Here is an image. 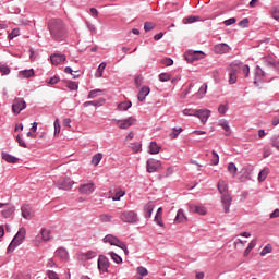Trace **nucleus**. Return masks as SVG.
<instances>
[{
	"label": "nucleus",
	"mask_w": 279,
	"mask_h": 279,
	"mask_svg": "<svg viewBox=\"0 0 279 279\" xmlns=\"http://www.w3.org/2000/svg\"><path fill=\"white\" fill-rule=\"evenodd\" d=\"M48 28L53 40L62 41L66 38V28L64 27V22H62V20H50Z\"/></svg>",
	"instance_id": "nucleus-1"
},
{
	"label": "nucleus",
	"mask_w": 279,
	"mask_h": 279,
	"mask_svg": "<svg viewBox=\"0 0 279 279\" xmlns=\"http://www.w3.org/2000/svg\"><path fill=\"white\" fill-rule=\"evenodd\" d=\"M218 191L222 195L221 204L225 213H230V206H232V196L228 194V183L226 181L218 182Z\"/></svg>",
	"instance_id": "nucleus-2"
},
{
	"label": "nucleus",
	"mask_w": 279,
	"mask_h": 279,
	"mask_svg": "<svg viewBox=\"0 0 279 279\" xmlns=\"http://www.w3.org/2000/svg\"><path fill=\"white\" fill-rule=\"evenodd\" d=\"M120 219L123 223H130L132 226H136V223L141 221V218H138V213L135 210L120 211Z\"/></svg>",
	"instance_id": "nucleus-3"
},
{
	"label": "nucleus",
	"mask_w": 279,
	"mask_h": 279,
	"mask_svg": "<svg viewBox=\"0 0 279 279\" xmlns=\"http://www.w3.org/2000/svg\"><path fill=\"white\" fill-rule=\"evenodd\" d=\"M25 234H27V231L25 230V228H21L8 246L9 253L13 250H16V247H19V245H21V243L25 241Z\"/></svg>",
	"instance_id": "nucleus-4"
},
{
	"label": "nucleus",
	"mask_w": 279,
	"mask_h": 279,
	"mask_svg": "<svg viewBox=\"0 0 279 279\" xmlns=\"http://www.w3.org/2000/svg\"><path fill=\"white\" fill-rule=\"evenodd\" d=\"M112 123H116V125H118V128H120V130H128V128H132V125H134V123H136V118L129 117L123 120L113 119Z\"/></svg>",
	"instance_id": "nucleus-5"
},
{
	"label": "nucleus",
	"mask_w": 279,
	"mask_h": 279,
	"mask_svg": "<svg viewBox=\"0 0 279 279\" xmlns=\"http://www.w3.org/2000/svg\"><path fill=\"white\" fill-rule=\"evenodd\" d=\"M97 265L100 274H108V269H110V259H108L106 255H99Z\"/></svg>",
	"instance_id": "nucleus-6"
},
{
	"label": "nucleus",
	"mask_w": 279,
	"mask_h": 279,
	"mask_svg": "<svg viewBox=\"0 0 279 279\" xmlns=\"http://www.w3.org/2000/svg\"><path fill=\"white\" fill-rule=\"evenodd\" d=\"M25 108H27V102H25V99L15 98L13 100L12 111L14 112V114H21V112H23Z\"/></svg>",
	"instance_id": "nucleus-7"
},
{
	"label": "nucleus",
	"mask_w": 279,
	"mask_h": 279,
	"mask_svg": "<svg viewBox=\"0 0 279 279\" xmlns=\"http://www.w3.org/2000/svg\"><path fill=\"white\" fill-rule=\"evenodd\" d=\"M73 184H75V181L71 180V178H64L57 181L56 186L63 191H71V189H73Z\"/></svg>",
	"instance_id": "nucleus-8"
},
{
	"label": "nucleus",
	"mask_w": 279,
	"mask_h": 279,
	"mask_svg": "<svg viewBox=\"0 0 279 279\" xmlns=\"http://www.w3.org/2000/svg\"><path fill=\"white\" fill-rule=\"evenodd\" d=\"M265 71L263 70V68H260V65H257L255 68V80H254V85L255 86H260V84H263V82H265Z\"/></svg>",
	"instance_id": "nucleus-9"
},
{
	"label": "nucleus",
	"mask_w": 279,
	"mask_h": 279,
	"mask_svg": "<svg viewBox=\"0 0 279 279\" xmlns=\"http://www.w3.org/2000/svg\"><path fill=\"white\" fill-rule=\"evenodd\" d=\"M162 167V163L156 159H148L146 162V169L148 173H156L158 169Z\"/></svg>",
	"instance_id": "nucleus-10"
},
{
	"label": "nucleus",
	"mask_w": 279,
	"mask_h": 279,
	"mask_svg": "<svg viewBox=\"0 0 279 279\" xmlns=\"http://www.w3.org/2000/svg\"><path fill=\"white\" fill-rule=\"evenodd\" d=\"M102 242L109 243V245H114L116 247L123 245V241L119 240V238L114 236L113 234H107L102 239Z\"/></svg>",
	"instance_id": "nucleus-11"
},
{
	"label": "nucleus",
	"mask_w": 279,
	"mask_h": 279,
	"mask_svg": "<svg viewBox=\"0 0 279 279\" xmlns=\"http://www.w3.org/2000/svg\"><path fill=\"white\" fill-rule=\"evenodd\" d=\"M95 189V183H85L80 186L78 191L82 195H93Z\"/></svg>",
	"instance_id": "nucleus-12"
},
{
	"label": "nucleus",
	"mask_w": 279,
	"mask_h": 279,
	"mask_svg": "<svg viewBox=\"0 0 279 279\" xmlns=\"http://www.w3.org/2000/svg\"><path fill=\"white\" fill-rule=\"evenodd\" d=\"M197 119L201 120L202 123H206L208 119H210V110L208 109H198L196 110V116Z\"/></svg>",
	"instance_id": "nucleus-13"
},
{
	"label": "nucleus",
	"mask_w": 279,
	"mask_h": 279,
	"mask_svg": "<svg viewBox=\"0 0 279 279\" xmlns=\"http://www.w3.org/2000/svg\"><path fill=\"white\" fill-rule=\"evenodd\" d=\"M21 210H22V217L24 219H33L34 218V210L32 209V207L29 205H23L21 207Z\"/></svg>",
	"instance_id": "nucleus-14"
},
{
	"label": "nucleus",
	"mask_w": 279,
	"mask_h": 279,
	"mask_svg": "<svg viewBox=\"0 0 279 279\" xmlns=\"http://www.w3.org/2000/svg\"><path fill=\"white\" fill-rule=\"evenodd\" d=\"M215 53L223 54L230 51V46L226 43L218 44L214 47Z\"/></svg>",
	"instance_id": "nucleus-15"
},
{
	"label": "nucleus",
	"mask_w": 279,
	"mask_h": 279,
	"mask_svg": "<svg viewBox=\"0 0 279 279\" xmlns=\"http://www.w3.org/2000/svg\"><path fill=\"white\" fill-rule=\"evenodd\" d=\"M50 60H51L52 64L58 65V64L66 61V56L61 54V53H53L50 56Z\"/></svg>",
	"instance_id": "nucleus-16"
},
{
	"label": "nucleus",
	"mask_w": 279,
	"mask_h": 279,
	"mask_svg": "<svg viewBox=\"0 0 279 279\" xmlns=\"http://www.w3.org/2000/svg\"><path fill=\"white\" fill-rule=\"evenodd\" d=\"M110 193H112V199L113 202H119L121 201V197H124L125 195V191H123L120 187H116L113 191H110Z\"/></svg>",
	"instance_id": "nucleus-17"
},
{
	"label": "nucleus",
	"mask_w": 279,
	"mask_h": 279,
	"mask_svg": "<svg viewBox=\"0 0 279 279\" xmlns=\"http://www.w3.org/2000/svg\"><path fill=\"white\" fill-rule=\"evenodd\" d=\"M54 256H57L58 258H61V260H69V251H66V248L64 247H59L54 252Z\"/></svg>",
	"instance_id": "nucleus-18"
},
{
	"label": "nucleus",
	"mask_w": 279,
	"mask_h": 279,
	"mask_svg": "<svg viewBox=\"0 0 279 279\" xmlns=\"http://www.w3.org/2000/svg\"><path fill=\"white\" fill-rule=\"evenodd\" d=\"M186 221H187V218H186V214H184V209H179L174 218V223H184Z\"/></svg>",
	"instance_id": "nucleus-19"
},
{
	"label": "nucleus",
	"mask_w": 279,
	"mask_h": 279,
	"mask_svg": "<svg viewBox=\"0 0 279 279\" xmlns=\"http://www.w3.org/2000/svg\"><path fill=\"white\" fill-rule=\"evenodd\" d=\"M1 156H2V160H4L5 162H9L11 165H16V162H19V158H16L5 151H2Z\"/></svg>",
	"instance_id": "nucleus-20"
},
{
	"label": "nucleus",
	"mask_w": 279,
	"mask_h": 279,
	"mask_svg": "<svg viewBox=\"0 0 279 279\" xmlns=\"http://www.w3.org/2000/svg\"><path fill=\"white\" fill-rule=\"evenodd\" d=\"M155 222L157 226H160L161 228L165 227V222H162V207H159L157 209L156 216H155Z\"/></svg>",
	"instance_id": "nucleus-21"
},
{
	"label": "nucleus",
	"mask_w": 279,
	"mask_h": 279,
	"mask_svg": "<svg viewBox=\"0 0 279 279\" xmlns=\"http://www.w3.org/2000/svg\"><path fill=\"white\" fill-rule=\"evenodd\" d=\"M191 210L197 213V215H206L207 210L206 207L202 205H190Z\"/></svg>",
	"instance_id": "nucleus-22"
},
{
	"label": "nucleus",
	"mask_w": 279,
	"mask_h": 279,
	"mask_svg": "<svg viewBox=\"0 0 279 279\" xmlns=\"http://www.w3.org/2000/svg\"><path fill=\"white\" fill-rule=\"evenodd\" d=\"M150 89L147 86L142 87V89L138 93V101H145V98L147 95H149Z\"/></svg>",
	"instance_id": "nucleus-23"
},
{
	"label": "nucleus",
	"mask_w": 279,
	"mask_h": 279,
	"mask_svg": "<svg viewBox=\"0 0 279 279\" xmlns=\"http://www.w3.org/2000/svg\"><path fill=\"white\" fill-rule=\"evenodd\" d=\"M154 213V205L151 204H146L144 206V217L146 219H151V214Z\"/></svg>",
	"instance_id": "nucleus-24"
},
{
	"label": "nucleus",
	"mask_w": 279,
	"mask_h": 279,
	"mask_svg": "<svg viewBox=\"0 0 279 279\" xmlns=\"http://www.w3.org/2000/svg\"><path fill=\"white\" fill-rule=\"evenodd\" d=\"M263 64L265 66H268L269 69H274L275 64H276V59H274V57H265L263 58Z\"/></svg>",
	"instance_id": "nucleus-25"
},
{
	"label": "nucleus",
	"mask_w": 279,
	"mask_h": 279,
	"mask_svg": "<svg viewBox=\"0 0 279 279\" xmlns=\"http://www.w3.org/2000/svg\"><path fill=\"white\" fill-rule=\"evenodd\" d=\"M14 206H9L7 207V209L1 211L2 217H4V219H10V217H12V215H14Z\"/></svg>",
	"instance_id": "nucleus-26"
},
{
	"label": "nucleus",
	"mask_w": 279,
	"mask_h": 279,
	"mask_svg": "<svg viewBox=\"0 0 279 279\" xmlns=\"http://www.w3.org/2000/svg\"><path fill=\"white\" fill-rule=\"evenodd\" d=\"M19 77L29 80V77H34V70H23L19 73Z\"/></svg>",
	"instance_id": "nucleus-27"
},
{
	"label": "nucleus",
	"mask_w": 279,
	"mask_h": 279,
	"mask_svg": "<svg viewBox=\"0 0 279 279\" xmlns=\"http://www.w3.org/2000/svg\"><path fill=\"white\" fill-rule=\"evenodd\" d=\"M182 132H184V129L180 128H173V131L170 132L169 137L172 140H175L178 136H180V134H182Z\"/></svg>",
	"instance_id": "nucleus-28"
},
{
	"label": "nucleus",
	"mask_w": 279,
	"mask_h": 279,
	"mask_svg": "<svg viewBox=\"0 0 279 279\" xmlns=\"http://www.w3.org/2000/svg\"><path fill=\"white\" fill-rule=\"evenodd\" d=\"M132 108V101H122L118 105V110L125 111Z\"/></svg>",
	"instance_id": "nucleus-29"
},
{
	"label": "nucleus",
	"mask_w": 279,
	"mask_h": 279,
	"mask_svg": "<svg viewBox=\"0 0 279 279\" xmlns=\"http://www.w3.org/2000/svg\"><path fill=\"white\" fill-rule=\"evenodd\" d=\"M102 158L104 155L101 153L94 155L92 158V165H94V167H97L101 162Z\"/></svg>",
	"instance_id": "nucleus-30"
},
{
	"label": "nucleus",
	"mask_w": 279,
	"mask_h": 279,
	"mask_svg": "<svg viewBox=\"0 0 279 279\" xmlns=\"http://www.w3.org/2000/svg\"><path fill=\"white\" fill-rule=\"evenodd\" d=\"M108 255L111 257L113 263H116L117 265H121V263H123V258H121V256H119L117 253L109 252Z\"/></svg>",
	"instance_id": "nucleus-31"
},
{
	"label": "nucleus",
	"mask_w": 279,
	"mask_h": 279,
	"mask_svg": "<svg viewBox=\"0 0 279 279\" xmlns=\"http://www.w3.org/2000/svg\"><path fill=\"white\" fill-rule=\"evenodd\" d=\"M204 58V52L202 51H196L192 57H186L187 62H193L194 60H199Z\"/></svg>",
	"instance_id": "nucleus-32"
},
{
	"label": "nucleus",
	"mask_w": 279,
	"mask_h": 279,
	"mask_svg": "<svg viewBox=\"0 0 279 279\" xmlns=\"http://www.w3.org/2000/svg\"><path fill=\"white\" fill-rule=\"evenodd\" d=\"M160 153V146L156 142H150L149 144V154H159Z\"/></svg>",
	"instance_id": "nucleus-33"
},
{
	"label": "nucleus",
	"mask_w": 279,
	"mask_h": 279,
	"mask_svg": "<svg viewBox=\"0 0 279 279\" xmlns=\"http://www.w3.org/2000/svg\"><path fill=\"white\" fill-rule=\"evenodd\" d=\"M105 101H106L105 99L86 101V102H84V107L88 108V106H104Z\"/></svg>",
	"instance_id": "nucleus-34"
},
{
	"label": "nucleus",
	"mask_w": 279,
	"mask_h": 279,
	"mask_svg": "<svg viewBox=\"0 0 279 279\" xmlns=\"http://www.w3.org/2000/svg\"><path fill=\"white\" fill-rule=\"evenodd\" d=\"M254 247H256V240H252L248 244V246L246 247V250L244 251V256L247 257L250 256V252H252L254 250Z\"/></svg>",
	"instance_id": "nucleus-35"
},
{
	"label": "nucleus",
	"mask_w": 279,
	"mask_h": 279,
	"mask_svg": "<svg viewBox=\"0 0 279 279\" xmlns=\"http://www.w3.org/2000/svg\"><path fill=\"white\" fill-rule=\"evenodd\" d=\"M267 175H269V169L265 168L258 174L259 182H265V180H267Z\"/></svg>",
	"instance_id": "nucleus-36"
},
{
	"label": "nucleus",
	"mask_w": 279,
	"mask_h": 279,
	"mask_svg": "<svg viewBox=\"0 0 279 279\" xmlns=\"http://www.w3.org/2000/svg\"><path fill=\"white\" fill-rule=\"evenodd\" d=\"M99 219L102 223H110V221H112V216L110 214H101Z\"/></svg>",
	"instance_id": "nucleus-37"
},
{
	"label": "nucleus",
	"mask_w": 279,
	"mask_h": 279,
	"mask_svg": "<svg viewBox=\"0 0 279 279\" xmlns=\"http://www.w3.org/2000/svg\"><path fill=\"white\" fill-rule=\"evenodd\" d=\"M207 92H208V85L205 83V84H203V85L199 87V89H198V92H197V95H198V97L202 99V97H204V95H206Z\"/></svg>",
	"instance_id": "nucleus-38"
},
{
	"label": "nucleus",
	"mask_w": 279,
	"mask_h": 279,
	"mask_svg": "<svg viewBox=\"0 0 279 279\" xmlns=\"http://www.w3.org/2000/svg\"><path fill=\"white\" fill-rule=\"evenodd\" d=\"M41 239H43V241H50L51 240V231L41 229Z\"/></svg>",
	"instance_id": "nucleus-39"
},
{
	"label": "nucleus",
	"mask_w": 279,
	"mask_h": 279,
	"mask_svg": "<svg viewBox=\"0 0 279 279\" xmlns=\"http://www.w3.org/2000/svg\"><path fill=\"white\" fill-rule=\"evenodd\" d=\"M271 146L279 151V135H274L270 138Z\"/></svg>",
	"instance_id": "nucleus-40"
},
{
	"label": "nucleus",
	"mask_w": 279,
	"mask_h": 279,
	"mask_svg": "<svg viewBox=\"0 0 279 279\" xmlns=\"http://www.w3.org/2000/svg\"><path fill=\"white\" fill-rule=\"evenodd\" d=\"M197 21H199V16H195V15H191L189 17H185L183 20V22L186 24H191V23H197Z\"/></svg>",
	"instance_id": "nucleus-41"
},
{
	"label": "nucleus",
	"mask_w": 279,
	"mask_h": 279,
	"mask_svg": "<svg viewBox=\"0 0 279 279\" xmlns=\"http://www.w3.org/2000/svg\"><path fill=\"white\" fill-rule=\"evenodd\" d=\"M156 27V24L154 22H145L144 23V31L145 32H151Z\"/></svg>",
	"instance_id": "nucleus-42"
},
{
	"label": "nucleus",
	"mask_w": 279,
	"mask_h": 279,
	"mask_svg": "<svg viewBox=\"0 0 279 279\" xmlns=\"http://www.w3.org/2000/svg\"><path fill=\"white\" fill-rule=\"evenodd\" d=\"M101 89H94L90 90L88 94V99H95V97H99V95L101 94Z\"/></svg>",
	"instance_id": "nucleus-43"
},
{
	"label": "nucleus",
	"mask_w": 279,
	"mask_h": 279,
	"mask_svg": "<svg viewBox=\"0 0 279 279\" xmlns=\"http://www.w3.org/2000/svg\"><path fill=\"white\" fill-rule=\"evenodd\" d=\"M0 73H2V75H10V68L3 63H0Z\"/></svg>",
	"instance_id": "nucleus-44"
},
{
	"label": "nucleus",
	"mask_w": 279,
	"mask_h": 279,
	"mask_svg": "<svg viewBox=\"0 0 279 279\" xmlns=\"http://www.w3.org/2000/svg\"><path fill=\"white\" fill-rule=\"evenodd\" d=\"M105 70H106V62H102L98 66V75H96V77H104Z\"/></svg>",
	"instance_id": "nucleus-45"
},
{
	"label": "nucleus",
	"mask_w": 279,
	"mask_h": 279,
	"mask_svg": "<svg viewBox=\"0 0 279 279\" xmlns=\"http://www.w3.org/2000/svg\"><path fill=\"white\" fill-rule=\"evenodd\" d=\"M196 112H197V110H195V109H184L183 110V114L185 117H196Z\"/></svg>",
	"instance_id": "nucleus-46"
},
{
	"label": "nucleus",
	"mask_w": 279,
	"mask_h": 279,
	"mask_svg": "<svg viewBox=\"0 0 279 279\" xmlns=\"http://www.w3.org/2000/svg\"><path fill=\"white\" fill-rule=\"evenodd\" d=\"M211 154H213L211 163L214 166L219 165V154H217V151L215 150H213Z\"/></svg>",
	"instance_id": "nucleus-47"
},
{
	"label": "nucleus",
	"mask_w": 279,
	"mask_h": 279,
	"mask_svg": "<svg viewBox=\"0 0 279 279\" xmlns=\"http://www.w3.org/2000/svg\"><path fill=\"white\" fill-rule=\"evenodd\" d=\"M84 256L86 260H90L97 257V253L95 251H88L87 253L84 254Z\"/></svg>",
	"instance_id": "nucleus-48"
},
{
	"label": "nucleus",
	"mask_w": 279,
	"mask_h": 279,
	"mask_svg": "<svg viewBox=\"0 0 279 279\" xmlns=\"http://www.w3.org/2000/svg\"><path fill=\"white\" fill-rule=\"evenodd\" d=\"M169 80H171V74H169V73L159 74V81L160 82H169Z\"/></svg>",
	"instance_id": "nucleus-49"
},
{
	"label": "nucleus",
	"mask_w": 279,
	"mask_h": 279,
	"mask_svg": "<svg viewBox=\"0 0 279 279\" xmlns=\"http://www.w3.org/2000/svg\"><path fill=\"white\" fill-rule=\"evenodd\" d=\"M267 254H271V245H266L262 252H260V256H267Z\"/></svg>",
	"instance_id": "nucleus-50"
},
{
	"label": "nucleus",
	"mask_w": 279,
	"mask_h": 279,
	"mask_svg": "<svg viewBox=\"0 0 279 279\" xmlns=\"http://www.w3.org/2000/svg\"><path fill=\"white\" fill-rule=\"evenodd\" d=\"M229 84H236V72L232 71L229 73Z\"/></svg>",
	"instance_id": "nucleus-51"
},
{
	"label": "nucleus",
	"mask_w": 279,
	"mask_h": 279,
	"mask_svg": "<svg viewBox=\"0 0 279 279\" xmlns=\"http://www.w3.org/2000/svg\"><path fill=\"white\" fill-rule=\"evenodd\" d=\"M228 171L229 173H236V171H239V169L236 168V165H234V162H230L228 166Z\"/></svg>",
	"instance_id": "nucleus-52"
},
{
	"label": "nucleus",
	"mask_w": 279,
	"mask_h": 279,
	"mask_svg": "<svg viewBox=\"0 0 279 279\" xmlns=\"http://www.w3.org/2000/svg\"><path fill=\"white\" fill-rule=\"evenodd\" d=\"M161 64H165V66H173V59L165 58L161 60Z\"/></svg>",
	"instance_id": "nucleus-53"
},
{
	"label": "nucleus",
	"mask_w": 279,
	"mask_h": 279,
	"mask_svg": "<svg viewBox=\"0 0 279 279\" xmlns=\"http://www.w3.org/2000/svg\"><path fill=\"white\" fill-rule=\"evenodd\" d=\"M16 142L19 143L20 147H24L25 149H27V144L25 143V140L21 137V135L16 136Z\"/></svg>",
	"instance_id": "nucleus-54"
},
{
	"label": "nucleus",
	"mask_w": 279,
	"mask_h": 279,
	"mask_svg": "<svg viewBox=\"0 0 279 279\" xmlns=\"http://www.w3.org/2000/svg\"><path fill=\"white\" fill-rule=\"evenodd\" d=\"M219 125L222 126V129L225 130V132H230V125L228 124V121L221 120V121L219 122Z\"/></svg>",
	"instance_id": "nucleus-55"
},
{
	"label": "nucleus",
	"mask_w": 279,
	"mask_h": 279,
	"mask_svg": "<svg viewBox=\"0 0 279 279\" xmlns=\"http://www.w3.org/2000/svg\"><path fill=\"white\" fill-rule=\"evenodd\" d=\"M218 112H219V114H226V113L228 112V104H226V105H220V106L218 107Z\"/></svg>",
	"instance_id": "nucleus-56"
},
{
	"label": "nucleus",
	"mask_w": 279,
	"mask_h": 279,
	"mask_svg": "<svg viewBox=\"0 0 279 279\" xmlns=\"http://www.w3.org/2000/svg\"><path fill=\"white\" fill-rule=\"evenodd\" d=\"M66 87L70 88L71 90H77L78 85L73 81H69L66 84Z\"/></svg>",
	"instance_id": "nucleus-57"
},
{
	"label": "nucleus",
	"mask_w": 279,
	"mask_h": 279,
	"mask_svg": "<svg viewBox=\"0 0 279 279\" xmlns=\"http://www.w3.org/2000/svg\"><path fill=\"white\" fill-rule=\"evenodd\" d=\"M58 134H60V120L57 119L54 121V136H58Z\"/></svg>",
	"instance_id": "nucleus-58"
},
{
	"label": "nucleus",
	"mask_w": 279,
	"mask_h": 279,
	"mask_svg": "<svg viewBox=\"0 0 279 279\" xmlns=\"http://www.w3.org/2000/svg\"><path fill=\"white\" fill-rule=\"evenodd\" d=\"M137 274H140V276H147V274H148L147 268L140 266L137 268Z\"/></svg>",
	"instance_id": "nucleus-59"
},
{
	"label": "nucleus",
	"mask_w": 279,
	"mask_h": 279,
	"mask_svg": "<svg viewBox=\"0 0 279 279\" xmlns=\"http://www.w3.org/2000/svg\"><path fill=\"white\" fill-rule=\"evenodd\" d=\"M21 31H19V28L13 29L10 34H9V38L12 40V38H16V36H19L21 33Z\"/></svg>",
	"instance_id": "nucleus-60"
},
{
	"label": "nucleus",
	"mask_w": 279,
	"mask_h": 279,
	"mask_svg": "<svg viewBox=\"0 0 279 279\" xmlns=\"http://www.w3.org/2000/svg\"><path fill=\"white\" fill-rule=\"evenodd\" d=\"M131 149H133V151H135V153L141 151V143H132Z\"/></svg>",
	"instance_id": "nucleus-61"
},
{
	"label": "nucleus",
	"mask_w": 279,
	"mask_h": 279,
	"mask_svg": "<svg viewBox=\"0 0 279 279\" xmlns=\"http://www.w3.org/2000/svg\"><path fill=\"white\" fill-rule=\"evenodd\" d=\"M272 19H275V21H279V7L274 8Z\"/></svg>",
	"instance_id": "nucleus-62"
},
{
	"label": "nucleus",
	"mask_w": 279,
	"mask_h": 279,
	"mask_svg": "<svg viewBox=\"0 0 279 279\" xmlns=\"http://www.w3.org/2000/svg\"><path fill=\"white\" fill-rule=\"evenodd\" d=\"M47 276H48V278H50V279H60V277H58V274H57L56 271H52V270H49V271L47 272Z\"/></svg>",
	"instance_id": "nucleus-63"
},
{
	"label": "nucleus",
	"mask_w": 279,
	"mask_h": 279,
	"mask_svg": "<svg viewBox=\"0 0 279 279\" xmlns=\"http://www.w3.org/2000/svg\"><path fill=\"white\" fill-rule=\"evenodd\" d=\"M58 82H60V77L58 76H53L48 80V83L51 85L58 84Z\"/></svg>",
	"instance_id": "nucleus-64"
}]
</instances>
